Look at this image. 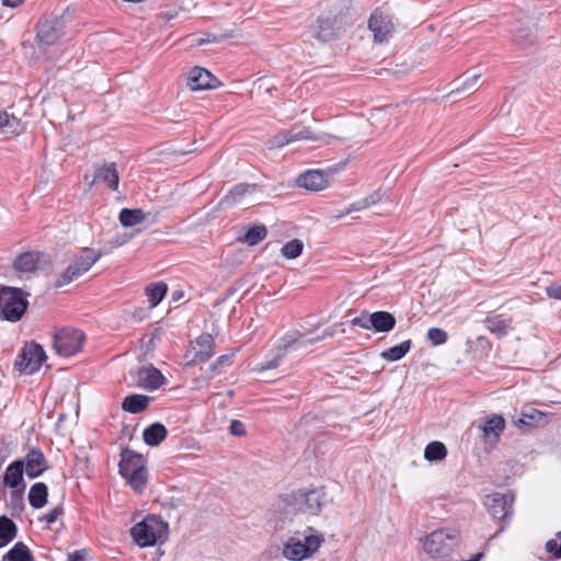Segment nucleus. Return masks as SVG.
Here are the masks:
<instances>
[{
	"label": "nucleus",
	"instance_id": "nucleus-1",
	"mask_svg": "<svg viewBox=\"0 0 561 561\" xmlns=\"http://www.w3.org/2000/svg\"><path fill=\"white\" fill-rule=\"evenodd\" d=\"M323 541V535L308 526L304 531H296L287 539L283 556L291 561H302L316 553Z\"/></svg>",
	"mask_w": 561,
	"mask_h": 561
},
{
	"label": "nucleus",
	"instance_id": "nucleus-2",
	"mask_svg": "<svg viewBox=\"0 0 561 561\" xmlns=\"http://www.w3.org/2000/svg\"><path fill=\"white\" fill-rule=\"evenodd\" d=\"M169 526L160 517L149 515L134 525L130 535L139 547H152L168 539Z\"/></svg>",
	"mask_w": 561,
	"mask_h": 561
},
{
	"label": "nucleus",
	"instance_id": "nucleus-3",
	"mask_svg": "<svg viewBox=\"0 0 561 561\" xmlns=\"http://www.w3.org/2000/svg\"><path fill=\"white\" fill-rule=\"evenodd\" d=\"M27 300L21 288L1 286L0 287V314L3 319L16 322L26 311Z\"/></svg>",
	"mask_w": 561,
	"mask_h": 561
},
{
	"label": "nucleus",
	"instance_id": "nucleus-4",
	"mask_svg": "<svg viewBox=\"0 0 561 561\" xmlns=\"http://www.w3.org/2000/svg\"><path fill=\"white\" fill-rule=\"evenodd\" d=\"M458 542L457 530L436 529L425 537L423 548L432 558L442 559L448 557Z\"/></svg>",
	"mask_w": 561,
	"mask_h": 561
},
{
	"label": "nucleus",
	"instance_id": "nucleus-5",
	"mask_svg": "<svg viewBox=\"0 0 561 561\" xmlns=\"http://www.w3.org/2000/svg\"><path fill=\"white\" fill-rule=\"evenodd\" d=\"M103 255L101 251L95 252L91 248H83L77 254L66 271L57 278L55 286L62 287L79 278L88 272Z\"/></svg>",
	"mask_w": 561,
	"mask_h": 561
},
{
	"label": "nucleus",
	"instance_id": "nucleus-6",
	"mask_svg": "<svg viewBox=\"0 0 561 561\" xmlns=\"http://www.w3.org/2000/svg\"><path fill=\"white\" fill-rule=\"evenodd\" d=\"M346 16L342 13L325 12L318 16L316 24L310 26L313 37L320 42H329L335 38L344 28Z\"/></svg>",
	"mask_w": 561,
	"mask_h": 561
},
{
	"label": "nucleus",
	"instance_id": "nucleus-7",
	"mask_svg": "<svg viewBox=\"0 0 561 561\" xmlns=\"http://www.w3.org/2000/svg\"><path fill=\"white\" fill-rule=\"evenodd\" d=\"M84 333L75 328H62L54 334V347L60 356L69 357L77 354L84 341Z\"/></svg>",
	"mask_w": 561,
	"mask_h": 561
},
{
	"label": "nucleus",
	"instance_id": "nucleus-8",
	"mask_svg": "<svg viewBox=\"0 0 561 561\" xmlns=\"http://www.w3.org/2000/svg\"><path fill=\"white\" fill-rule=\"evenodd\" d=\"M47 356L42 345L31 342L25 344L19 353L14 367L21 373L32 375L41 368Z\"/></svg>",
	"mask_w": 561,
	"mask_h": 561
},
{
	"label": "nucleus",
	"instance_id": "nucleus-9",
	"mask_svg": "<svg viewBox=\"0 0 561 561\" xmlns=\"http://www.w3.org/2000/svg\"><path fill=\"white\" fill-rule=\"evenodd\" d=\"M65 26L64 16L44 18L37 24V37L42 43L53 45L62 36Z\"/></svg>",
	"mask_w": 561,
	"mask_h": 561
},
{
	"label": "nucleus",
	"instance_id": "nucleus-10",
	"mask_svg": "<svg viewBox=\"0 0 561 561\" xmlns=\"http://www.w3.org/2000/svg\"><path fill=\"white\" fill-rule=\"evenodd\" d=\"M485 505L493 518H497L505 524L513 514V497L507 494L493 493L486 496ZM504 525L501 526L503 530Z\"/></svg>",
	"mask_w": 561,
	"mask_h": 561
},
{
	"label": "nucleus",
	"instance_id": "nucleus-11",
	"mask_svg": "<svg viewBox=\"0 0 561 561\" xmlns=\"http://www.w3.org/2000/svg\"><path fill=\"white\" fill-rule=\"evenodd\" d=\"M304 340L301 335H286L277 347L276 354L261 364V370L275 369L278 367L280 360L291 351H297L302 347Z\"/></svg>",
	"mask_w": 561,
	"mask_h": 561
},
{
	"label": "nucleus",
	"instance_id": "nucleus-12",
	"mask_svg": "<svg viewBox=\"0 0 561 561\" xmlns=\"http://www.w3.org/2000/svg\"><path fill=\"white\" fill-rule=\"evenodd\" d=\"M368 28L373 32L376 42L383 43L392 35L393 23L388 14L376 10L368 20Z\"/></svg>",
	"mask_w": 561,
	"mask_h": 561
},
{
	"label": "nucleus",
	"instance_id": "nucleus-13",
	"mask_svg": "<svg viewBox=\"0 0 561 561\" xmlns=\"http://www.w3.org/2000/svg\"><path fill=\"white\" fill-rule=\"evenodd\" d=\"M219 84V80L202 67H194L187 78V85L192 91L215 89Z\"/></svg>",
	"mask_w": 561,
	"mask_h": 561
},
{
	"label": "nucleus",
	"instance_id": "nucleus-14",
	"mask_svg": "<svg viewBox=\"0 0 561 561\" xmlns=\"http://www.w3.org/2000/svg\"><path fill=\"white\" fill-rule=\"evenodd\" d=\"M137 382L140 388L153 391L163 386L167 379L158 368L149 365L138 369Z\"/></svg>",
	"mask_w": 561,
	"mask_h": 561
},
{
	"label": "nucleus",
	"instance_id": "nucleus-15",
	"mask_svg": "<svg viewBox=\"0 0 561 561\" xmlns=\"http://www.w3.org/2000/svg\"><path fill=\"white\" fill-rule=\"evenodd\" d=\"M118 171L115 163H104L95 167L94 175L89 186L92 187L96 183L105 184L110 190L118 188Z\"/></svg>",
	"mask_w": 561,
	"mask_h": 561
},
{
	"label": "nucleus",
	"instance_id": "nucleus-16",
	"mask_svg": "<svg viewBox=\"0 0 561 561\" xmlns=\"http://www.w3.org/2000/svg\"><path fill=\"white\" fill-rule=\"evenodd\" d=\"M47 255L39 251H27L18 255L13 262V268L19 273H34L42 262H47Z\"/></svg>",
	"mask_w": 561,
	"mask_h": 561
},
{
	"label": "nucleus",
	"instance_id": "nucleus-17",
	"mask_svg": "<svg viewBox=\"0 0 561 561\" xmlns=\"http://www.w3.org/2000/svg\"><path fill=\"white\" fill-rule=\"evenodd\" d=\"M24 471L35 479L48 469L44 453L39 448H31L24 457Z\"/></svg>",
	"mask_w": 561,
	"mask_h": 561
},
{
	"label": "nucleus",
	"instance_id": "nucleus-18",
	"mask_svg": "<svg viewBox=\"0 0 561 561\" xmlns=\"http://www.w3.org/2000/svg\"><path fill=\"white\" fill-rule=\"evenodd\" d=\"M121 460L118 463L119 474L122 477L134 472V470L145 469L146 460L142 455L129 448H123L121 451Z\"/></svg>",
	"mask_w": 561,
	"mask_h": 561
},
{
	"label": "nucleus",
	"instance_id": "nucleus-19",
	"mask_svg": "<svg viewBox=\"0 0 561 561\" xmlns=\"http://www.w3.org/2000/svg\"><path fill=\"white\" fill-rule=\"evenodd\" d=\"M297 183L309 191H322L329 186V178L322 171L309 170L298 178Z\"/></svg>",
	"mask_w": 561,
	"mask_h": 561
},
{
	"label": "nucleus",
	"instance_id": "nucleus-20",
	"mask_svg": "<svg viewBox=\"0 0 561 561\" xmlns=\"http://www.w3.org/2000/svg\"><path fill=\"white\" fill-rule=\"evenodd\" d=\"M369 330L376 333H388L397 323L396 317L388 311H375L369 313Z\"/></svg>",
	"mask_w": 561,
	"mask_h": 561
},
{
	"label": "nucleus",
	"instance_id": "nucleus-21",
	"mask_svg": "<svg viewBox=\"0 0 561 561\" xmlns=\"http://www.w3.org/2000/svg\"><path fill=\"white\" fill-rule=\"evenodd\" d=\"M296 500L300 505H304L305 512L316 514L324 504V492L318 489L305 491L299 493Z\"/></svg>",
	"mask_w": 561,
	"mask_h": 561
},
{
	"label": "nucleus",
	"instance_id": "nucleus-22",
	"mask_svg": "<svg viewBox=\"0 0 561 561\" xmlns=\"http://www.w3.org/2000/svg\"><path fill=\"white\" fill-rule=\"evenodd\" d=\"M214 352V337L206 333L199 335L195 341L194 356L191 360L192 364L204 363L213 356Z\"/></svg>",
	"mask_w": 561,
	"mask_h": 561
},
{
	"label": "nucleus",
	"instance_id": "nucleus-23",
	"mask_svg": "<svg viewBox=\"0 0 561 561\" xmlns=\"http://www.w3.org/2000/svg\"><path fill=\"white\" fill-rule=\"evenodd\" d=\"M513 320L505 314H490L484 320L486 329L497 337L505 336L512 329Z\"/></svg>",
	"mask_w": 561,
	"mask_h": 561
},
{
	"label": "nucleus",
	"instance_id": "nucleus-24",
	"mask_svg": "<svg viewBox=\"0 0 561 561\" xmlns=\"http://www.w3.org/2000/svg\"><path fill=\"white\" fill-rule=\"evenodd\" d=\"M23 473H24V460L18 459L11 462L4 472L3 483L5 486L10 489L21 488L23 482Z\"/></svg>",
	"mask_w": 561,
	"mask_h": 561
},
{
	"label": "nucleus",
	"instance_id": "nucleus-25",
	"mask_svg": "<svg viewBox=\"0 0 561 561\" xmlns=\"http://www.w3.org/2000/svg\"><path fill=\"white\" fill-rule=\"evenodd\" d=\"M536 37L535 25L527 21L520 23V25L514 30L513 42L517 46L526 48L535 43Z\"/></svg>",
	"mask_w": 561,
	"mask_h": 561
},
{
	"label": "nucleus",
	"instance_id": "nucleus-26",
	"mask_svg": "<svg viewBox=\"0 0 561 561\" xmlns=\"http://www.w3.org/2000/svg\"><path fill=\"white\" fill-rule=\"evenodd\" d=\"M310 130L306 127L297 128L294 127L288 130H284L279 134H277L273 138V145L276 147H283L285 145H288L289 142L301 140V139H311Z\"/></svg>",
	"mask_w": 561,
	"mask_h": 561
},
{
	"label": "nucleus",
	"instance_id": "nucleus-27",
	"mask_svg": "<svg viewBox=\"0 0 561 561\" xmlns=\"http://www.w3.org/2000/svg\"><path fill=\"white\" fill-rule=\"evenodd\" d=\"M168 431L161 423H153L145 428L142 433L144 442L149 446H158L165 439Z\"/></svg>",
	"mask_w": 561,
	"mask_h": 561
},
{
	"label": "nucleus",
	"instance_id": "nucleus-28",
	"mask_svg": "<svg viewBox=\"0 0 561 561\" xmlns=\"http://www.w3.org/2000/svg\"><path fill=\"white\" fill-rule=\"evenodd\" d=\"M150 400V397L145 394H130L124 399L122 409L133 414L140 413L147 409Z\"/></svg>",
	"mask_w": 561,
	"mask_h": 561
},
{
	"label": "nucleus",
	"instance_id": "nucleus-29",
	"mask_svg": "<svg viewBox=\"0 0 561 561\" xmlns=\"http://www.w3.org/2000/svg\"><path fill=\"white\" fill-rule=\"evenodd\" d=\"M504 428V417L502 415L494 414L482 426L483 436L484 438L494 437L495 440H499L500 435L503 433Z\"/></svg>",
	"mask_w": 561,
	"mask_h": 561
},
{
	"label": "nucleus",
	"instance_id": "nucleus-30",
	"mask_svg": "<svg viewBox=\"0 0 561 561\" xmlns=\"http://www.w3.org/2000/svg\"><path fill=\"white\" fill-rule=\"evenodd\" d=\"M18 534L16 524L5 515L0 516V548L9 545Z\"/></svg>",
	"mask_w": 561,
	"mask_h": 561
},
{
	"label": "nucleus",
	"instance_id": "nucleus-31",
	"mask_svg": "<svg viewBox=\"0 0 561 561\" xmlns=\"http://www.w3.org/2000/svg\"><path fill=\"white\" fill-rule=\"evenodd\" d=\"M2 561H35V559L30 548L19 541L3 556Z\"/></svg>",
	"mask_w": 561,
	"mask_h": 561
},
{
	"label": "nucleus",
	"instance_id": "nucleus-32",
	"mask_svg": "<svg viewBox=\"0 0 561 561\" xmlns=\"http://www.w3.org/2000/svg\"><path fill=\"white\" fill-rule=\"evenodd\" d=\"M48 489L43 482L33 484L28 492L30 505L34 508H42L47 503Z\"/></svg>",
	"mask_w": 561,
	"mask_h": 561
},
{
	"label": "nucleus",
	"instance_id": "nucleus-33",
	"mask_svg": "<svg viewBox=\"0 0 561 561\" xmlns=\"http://www.w3.org/2000/svg\"><path fill=\"white\" fill-rule=\"evenodd\" d=\"M168 293V285L163 282L151 283L145 288V294L148 297L150 307L158 306Z\"/></svg>",
	"mask_w": 561,
	"mask_h": 561
},
{
	"label": "nucleus",
	"instance_id": "nucleus-34",
	"mask_svg": "<svg viewBox=\"0 0 561 561\" xmlns=\"http://www.w3.org/2000/svg\"><path fill=\"white\" fill-rule=\"evenodd\" d=\"M411 346H412V341L405 340L398 345H394V346H391V347L385 350L383 352H381L380 356L385 360L396 362V360L403 358L408 354V352L411 350Z\"/></svg>",
	"mask_w": 561,
	"mask_h": 561
},
{
	"label": "nucleus",
	"instance_id": "nucleus-35",
	"mask_svg": "<svg viewBox=\"0 0 561 561\" xmlns=\"http://www.w3.org/2000/svg\"><path fill=\"white\" fill-rule=\"evenodd\" d=\"M545 417V414L534 408H529L528 410L522 411L520 416L517 421H515V424L518 427L523 426H529L534 427L539 424L540 421H542Z\"/></svg>",
	"mask_w": 561,
	"mask_h": 561
},
{
	"label": "nucleus",
	"instance_id": "nucleus-36",
	"mask_svg": "<svg viewBox=\"0 0 561 561\" xmlns=\"http://www.w3.org/2000/svg\"><path fill=\"white\" fill-rule=\"evenodd\" d=\"M145 219V214L140 208H123L119 213V221L124 227H133Z\"/></svg>",
	"mask_w": 561,
	"mask_h": 561
},
{
	"label": "nucleus",
	"instance_id": "nucleus-37",
	"mask_svg": "<svg viewBox=\"0 0 561 561\" xmlns=\"http://www.w3.org/2000/svg\"><path fill=\"white\" fill-rule=\"evenodd\" d=\"M447 456V448L442 442L430 443L424 450V458L428 461H440Z\"/></svg>",
	"mask_w": 561,
	"mask_h": 561
},
{
	"label": "nucleus",
	"instance_id": "nucleus-38",
	"mask_svg": "<svg viewBox=\"0 0 561 561\" xmlns=\"http://www.w3.org/2000/svg\"><path fill=\"white\" fill-rule=\"evenodd\" d=\"M127 483L130 485V488L140 493L145 489L147 484V469H139L134 470V472H130L123 477Z\"/></svg>",
	"mask_w": 561,
	"mask_h": 561
},
{
	"label": "nucleus",
	"instance_id": "nucleus-39",
	"mask_svg": "<svg viewBox=\"0 0 561 561\" xmlns=\"http://www.w3.org/2000/svg\"><path fill=\"white\" fill-rule=\"evenodd\" d=\"M267 236V230L264 225H255L248 229V231L244 234V242H247L249 245H255L260 243L262 240H264Z\"/></svg>",
	"mask_w": 561,
	"mask_h": 561
},
{
	"label": "nucleus",
	"instance_id": "nucleus-40",
	"mask_svg": "<svg viewBox=\"0 0 561 561\" xmlns=\"http://www.w3.org/2000/svg\"><path fill=\"white\" fill-rule=\"evenodd\" d=\"M304 249V243L299 239H294L288 241L280 250L282 255L286 259H296L298 257Z\"/></svg>",
	"mask_w": 561,
	"mask_h": 561
},
{
	"label": "nucleus",
	"instance_id": "nucleus-41",
	"mask_svg": "<svg viewBox=\"0 0 561 561\" xmlns=\"http://www.w3.org/2000/svg\"><path fill=\"white\" fill-rule=\"evenodd\" d=\"M250 191H253L252 186L245 183H240L233 186L230 191L229 195L226 197L230 199L232 203L240 202V199Z\"/></svg>",
	"mask_w": 561,
	"mask_h": 561
},
{
	"label": "nucleus",
	"instance_id": "nucleus-42",
	"mask_svg": "<svg viewBox=\"0 0 561 561\" xmlns=\"http://www.w3.org/2000/svg\"><path fill=\"white\" fill-rule=\"evenodd\" d=\"M427 339L435 346L445 344L447 342L448 335L447 333L439 328H431L427 331Z\"/></svg>",
	"mask_w": 561,
	"mask_h": 561
},
{
	"label": "nucleus",
	"instance_id": "nucleus-43",
	"mask_svg": "<svg viewBox=\"0 0 561 561\" xmlns=\"http://www.w3.org/2000/svg\"><path fill=\"white\" fill-rule=\"evenodd\" d=\"M546 550L553 557L558 559L561 558V531L556 535V538H552L546 542Z\"/></svg>",
	"mask_w": 561,
	"mask_h": 561
},
{
	"label": "nucleus",
	"instance_id": "nucleus-44",
	"mask_svg": "<svg viewBox=\"0 0 561 561\" xmlns=\"http://www.w3.org/2000/svg\"><path fill=\"white\" fill-rule=\"evenodd\" d=\"M24 129L23 124L21 123V119L18 117L10 115L8 119V124L5 125V128L3 129V134H14L19 135Z\"/></svg>",
	"mask_w": 561,
	"mask_h": 561
},
{
	"label": "nucleus",
	"instance_id": "nucleus-45",
	"mask_svg": "<svg viewBox=\"0 0 561 561\" xmlns=\"http://www.w3.org/2000/svg\"><path fill=\"white\" fill-rule=\"evenodd\" d=\"M24 489L25 484H23L21 488H16L11 491L10 504L13 508H22Z\"/></svg>",
	"mask_w": 561,
	"mask_h": 561
},
{
	"label": "nucleus",
	"instance_id": "nucleus-46",
	"mask_svg": "<svg viewBox=\"0 0 561 561\" xmlns=\"http://www.w3.org/2000/svg\"><path fill=\"white\" fill-rule=\"evenodd\" d=\"M232 37V32H226L219 35L216 34H207L206 37L199 38L197 44L203 45L206 43H219L226 38Z\"/></svg>",
	"mask_w": 561,
	"mask_h": 561
},
{
	"label": "nucleus",
	"instance_id": "nucleus-47",
	"mask_svg": "<svg viewBox=\"0 0 561 561\" xmlns=\"http://www.w3.org/2000/svg\"><path fill=\"white\" fill-rule=\"evenodd\" d=\"M369 312L363 311L358 317L351 320L352 327H359L365 330H369Z\"/></svg>",
	"mask_w": 561,
	"mask_h": 561
},
{
	"label": "nucleus",
	"instance_id": "nucleus-48",
	"mask_svg": "<svg viewBox=\"0 0 561 561\" xmlns=\"http://www.w3.org/2000/svg\"><path fill=\"white\" fill-rule=\"evenodd\" d=\"M229 432L233 436L242 437L247 434L245 425L239 420H232Z\"/></svg>",
	"mask_w": 561,
	"mask_h": 561
},
{
	"label": "nucleus",
	"instance_id": "nucleus-49",
	"mask_svg": "<svg viewBox=\"0 0 561 561\" xmlns=\"http://www.w3.org/2000/svg\"><path fill=\"white\" fill-rule=\"evenodd\" d=\"M546 294L551 299L561 300V282H554L547 286Z\"/></svg>",
	"mask_w": 561,
	"mask_h": 561
},
{
	"label": "nucleus",
	"instance_id": "nucleus-50",
	"mask_svg": "<svg viewBox=\"0 0 561 561\" xmlns=\"http://www.w3.org/2000/svg\"><path fill=\"white\" fill-rule=\"evenodd\" d=\"M367 208V204L363 199L356 201L350 205L347 209H345L341 215L336 216V218H341L344 215H348L353 211H359Z\"/></svg>",
	"mask_w": 561,
	"mask_h": 561
},
{
	"label": "nucleus",
	"instance_id": "nucleus-51",
	"mask_svg": "<svg viewBox=\"0 0 561 561\" xmlns=\"http://www.w3.org/2000/svg\"><path fill=\"white\" fill-rule=\"evenodd\" d=\"M300 335L302 336V340L305 342L302 344V346H307V345L312 344L316 341H320V340H322V339H324L327 336H333L334 335V330L332 328L325 329L321 336L311 337V339H307L306 335H302V334H300Z\"/></svg>",
	"mask_w": 561,
	"mask_h": 561
},
{
	"label": "nucleus",
	"instance_id": "nucleus-52",
	"mask_svg": "<svg viewBox=\"0 0 561 561\" xmlns=\"http://www.w3.org/2000/svg\"><path fill=\"white\" fill-rule=\"evenodd\" d=\"M479 78H480V75H479V73H474V75H472L470 78H467V79L462 82L461 87H458V88H457V91H459V90H471V89H473V88L477 85V82H478Z\"/></svg>",
	"mask_w": 561,
	"mask_h": 561
},
{
	"label": "nucleus",
	"instance_id": "nucleus-53",
	"mask_svg": "<svg viewBox=\"0 0 561 561\" xmlns=\"http://www.w3.org/2000/svg\"><path fill=\"white\" fill-rule=\"evenodd\" d=\"M231 359H232V355H221L220 357H218L216 363L210 366L211 376H214L216 374V370L218 369V367H220L222 365L230 364Z\"/></svg>",
	"mask_w": 561,
	"mask_h": 561
},
{
	"label": "nucleus",
	"instance_id": "nucleus-54",
	"mask_svg": "<svg viewBox=\"0 0 561 561\" xmlns=\"http://www.w3.org/2000/svg\"><path fill=\"white\" fill-rule=\"evenodd\" d=\"M61 513H62V510L60 507H54L42 519L50 525L58 519V517L61 515Z\"/></svg>",
	"mask_w": 561,
	"mask_h": 561
},
{
	"label": "nucleus",
	"instance_id": "nucleus-55",
	"mask_svg": "<svg viewBox=\"0 0 561 561\" xmlns=\"http://www.w3.org/2000/svg\"><path fill=\"white\" fill-rule=\"evenodd\" d=\"M68 561H88L85 550H76L68 554Z\"/></svg>",
	"mask_w": 561,
	"mask_h": 561
},
{
	"label": "nucleus",
	"instance_id": "nucleus-56",
	"mask_svg": "<svg viewBox=\"0 0 561 561\" xmlns=\"http://www.w3.org/2000/svg\"><path fill=\"white\" fill-rule=\"evenodd\" d=\"M362 199L367 204V207H369L380 201V194L379 192H374Z\"/></svg>",
	"mask_w": 561,
	"mask_h": 561
},
{
	"label": "nucleus",
	"instance_id": "nucleus-57",
	"mask_svg": "<svg viewBox=\"0 0 561 561\" xmlns=\"http://www.w3.org/2000/svg\"><path fill=\"white\" fill-rule=\"evenodd\" d=\"M9 117H10V114H8L5 111H0V131L1 133L5 128Z\"/></svg>",
	"mask_w": 561,
	"mask_h": 561
},
{
	"label": "nucleus",
	"instance_id": "nucleus-58",
	"mask_svg": "<svg viewBox=\"0 0 561 561\" xmlns=\"http://www.w3.org/2000/svg\"><path fill=\"white\" fill-rule=\"evenodd\" d=\"M24 0H1L4 7L18 8L23 3Z\"/></svg>",
	"mask_w": 561,
	"mask_h": 561
},
{
	"label": "nucleus",
	"instance_id": "nucleus-59",
	"mask_svg": "<svg viewBox=\"0 0 561 561\" xmlns=\"http://www.w3.org/2000/svg\"><path fill=\"white\" fill-rule=\"evenodd\" d=\"M175 16H176V13H168V12L163 13V18L168 21Z\"/></svg>",
	"mask_w": 561,
	"mask_h": 561
}]
</instances>
